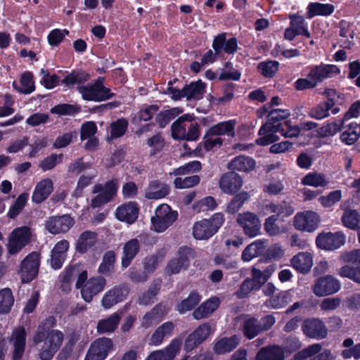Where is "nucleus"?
<instances>
[{"mask_svg":"<svg viewBox=\"0 0 360 360\" xmlns=\"http://www.w3.org/2000/svg\"><path fill=\"white\" fill-rule=\"evenodd\" d=\"M347 120H339V132L341 141L351 146L357 141L360 137V124L356 122L346 124Z\"/></svg>","mask_w":360,"mask_h":360,"instance_id":"nucleus-13","label":"nucleus"},{"mask_svg":"<svg viewBox=\"0 0 360 360\" xmlns=\"http://www.w3.org/2000/svg\"><path fill=\"white\" fill-rule=\"evenodd\" d=\"M303 333L314 339H323L327 335V330L323 323L318 319H308L302 324Z\"/></svg>","mask_w":360,"mask_h":360,"instance_id":"nucleus-21","label":"nucleus"},{"mask_svg":"<svg viewBox=\"0 0 360 360\" xmlns=\"http://www.w3.org/2000/svg\"><path fill=\"white\" fill-rule=\"evenodd\" d=\"M128 122L124 119H120L111 124V138H118L124 134L127 131Z\"/></svg>","mask_w":360,"mask_h":360,"instance_id":"nucleus-64","label":"nucleus"},{"mask_svg":"<svg viewBox=\"0 0 360 360\" xmlns=\"http://www.w3.org/2000/svg\"><path fill=\"white\" fill-rule=\"evenodd\" d=\"M235 120H229L226 122H221L212 126L208 129L206 133L207 136H235Z\"/></svg>","mask_w":360,"mask_h":360,"instance_id":"nucleus-31","label":"nucleus"},{"mask_svg":"<svg viewBox=\"0 0 360 360\" xmlns=\"http://www.w3.org/2000/svg\"><path fill=\"white\" fill-rule=\"evenodd\" d=\"M121 320V316L117 313H114L105 319L98 321L97 331L98 333H110L113 332Z\"/></svg>","mask_w":360,"mask_h":360,"instance_id":"nucleus-44","label":"nucleus"},{"mask_svg":"<svg viewBox=\"0 0 360 360\" xmlns=\"http://www.w3.org/2000/svg\"><path fill=\"white\" fill-rule=\"evenodd\" d=\"M319 215L314 211H304L297 213L293 218V225L297 230L313 232L320 224Z\"/></svg>","mask_w":360,"mask_h":360,"instance_id":"nucleus-8","label":"nucleus"},{"mask_svg":"<svg viewBox=\"0 0 360 360\" xmlns=\"http://www.w3.org/2000/svg\"><path fill=\"white\" fill-rule=\"evenodd\" d=\"M334 6L330 4L311 3L307 7V17L311 18L315 15H328L334 11Z\"/></svg>","mask_w":360,"mask_h":360,"instance_id":"nucleus-51","label":"nucleus"},{"mask_svg":"<svg viewBox=\"0 0 360 360\" xmlns=\"http://www.w3.org/2000/svg\"><path fill=\"white\" fill-rule=\"evenodd\" d=\"M256 360H284V349L278 345L262 347L257 352Z\"/></svg>","mask_w":360,"mask_h":360,"instance_id":"nucleus-32","label":"nucleus"},{"mask_svg":"<svg viewBox=\"0 0 360 360\" xmlns=\"http://www.w3.org/2000/svg\"><path fill=\"white\" fill-rule=\"evenodd\" d=\"M106 281L103 277L91 278L86 282L81 289L82 298L86 302H91L94 296L101 292L105 285Z\"/></svg>","mask_w":360,"mask_h":360,"instance_id":"nucleus-17","label":"nucleus"},{"mask_svg":"<svg viewBox=\"0 0 360 360\" xmlns=\"http://www.w3.org/2000/svg\"><path fill=\"white\" fill-rule=\"evenodd\" d=\"M265 247V242L262 240H257L250 244L243 252L241 258L244 262H250L253 258L262 253Z\"/></svg>","mask_w":360,"mask_h":360,"instance_id":"nucleus-47","label":"nucleus"},{"mask_svg":"<svg viewBox=\"0 0 360 360\" xmlns=\"http://www.w3.org/2000/svg\"><path fill=\"white\" fill-rule=\"evenodd\" d=\"M243 181L238 174L230 172L224 174L219 179V188L226 194H233L243 186Z\"/></svg>","mask_w":360,"mask_h":360,"instance_id":"nucleus-16","label":"nucleus"},{"mask_svg":"<svg viewBox=\"0 0 360 360\" xmlns=\"http://www.w3.org/2000/svg\"><path fill=\"white\" fill-rule=\"evenodd\" d=\"M27 333L23 327L15 328L11 336L10 342L13 345V360H20L23 356Z\"/></svg>","mask_w":360,"mask_h":360,"instance_id":"nucleus-15","label":"nucleus"},{"mask_svg":"<svg viewBox=\"0 0 360 360\" xmlns=\"http://www.w3.org/2000/svg\"><path fill=\"white\" fill-rule=\"evenodd\" d=\"M290 265L298 272L308 273L313 266V257L310 252H301L290 259Z\"/></svg>","mask_w":360,"mask_h":360,"instance_id":"nucleus-26","label":"nucleus"},{"mask_svg":"<svg viewBox=\"0 0 360 360\" xmlns=\"http://www.w3.org/2000/svg\"><path fill=\"white\" fill-rule=\"evenodd\" d=\"M338 71V68L335 65L321 64L311 68L309 77L317 84L326 79L331 77Z\"/></svg>","mask_w":360,"mask_h":360,"instance_id":"nucleus-22","label":"nucleus"},{"mask_svg":"<svg viewBox=\"0 0 360 360\" xmlns=\"http://www.w3.org/2000/svg\"><path fill=\"white\" fill-rule=\"evenodd\" d=\"M338 238L336 233L330 232L319 234L316 240L319 248L326 250H332L336 248Z\"/></svg>","mask_w":360,"mask_h":360,"instance_id":"nucleus-49","label":"nucleus"},{"mask_svg":"<svg viewBox=\"0 0 360 360\" xmlns=\"http://www.w3.org/2000/svg\"><path fill=\"white\" fill-rule=\"evenodd\" d=\"M328 182L329 180L326 175L319 172H310L304 176L301 181L303 185L312 187H323Z\"/></svg>","mask_w":360,"mask_h":360,"instance_id":"nucleus-48","label":"nucleus"},{"mask_svg":"<svg viewBox=\"0 0 360 360\" xmlns=\"http://www.w3.org/2000/svg\"><path fill=\"white\" fill-rule=\"evenodd\" d=\"M118 188L117 180L107 182L104 186L101 184L94 186L93 192L99 193L91 201L93 207H98L110 201L116 194Z\"/></svg>","mask_w":360,"mask_h":360,"instance_id":"nucleus-10","label":"nucleus"},{"mask_svg":"<svg viewBox=\"0 0 360 360\" xmlns=\"http://www.w3.org/2000/svg\"><path fill=\"white\" fill-rule=\"evenodd\" d=\"M41 76L40 83L47 89H53L59 82V77L56 75H51L46 70H40Z\"/></svg>","mask_w":360,"mask_h":360,"instance_id":"nucleus-62","label":"nucleus"},{"mask_svg":"<svg viewBox=\"0 0 360 360\" xmlns=\"http://www.w3.org/2000/svg\"><path fill=\"white\" fill-rule=\"evenodd\" d=\"M279 63L277 61H266L258 64L259 72L265 77H272L278 70Z\"/></svg>","mask_w":360,"mask_h":360,"instance_id":"nucleus-58","label":"nucleus"},{"mask_svg":"<svg viewBox=\"0 0 360 360\" xmlns=\"http://www.w3.org/2000/svg\"><path fill=\"white\" fill-rule=\"evenodd\" d=\"M240 338L233 335L230 338H221L216 340L214 350L218 354L231 352L239 344Z\"/></svg>","mask_w":360,"mask_h":360,"instance_id":"nucleus-36","label":"nucleus"},{"mask_svg":"<svg viewBox=\"0 0 360 360\" xmlns=\"http://www.w3.org/2000/svg\"><path fill=\"white\" fill-rule=\"evenodd\" d=\"M340 259L347 264L341 267L339 275L360 284V249L342 252Z\"/></svg>","mask_w":360,"mask_h":360,"instance_id":"nucleus-2","label":"nucleus"},{"mask_svg":"<svg viewBox=\"0 0 360 360\" xmlns=\"http://www.w3.org/2000/svg\"><path fill=\"white\" fill-rule=\"evenodd\" d=\"M40 264L39 254L32 252L22 262L20 274L24 283L32 281L38 274Z\"/></svg>","mask_w":360,"mask_h":360,"instance_id":"nucleus-11","label":"nucleus"},{"mask_svg":"<svg viewBox=\"0 0 360 360\" xmlns=\"http://www.w3.org/2000/svg\"><path fill=\"white\" fill-rule=\"evenodd\" d=\"M52 323V318L43 321L32 335V345L38 349L39 356L41 360H51L64 340L62 331L46 328L47 324Z\"/></svg>","mask_w":360,"mask_h":360,"instance_id":"nucleus-1","label":"nucleus"},{"mask_svg":"<svg viewBox=\"0 0 360 360\" xmlns=\"http://www.w3.org/2000/svg\"><path fill=\"white\" fill-rule=\"evenodd\" d=\"M139 215V207L134 202H129L124 204L116 210V217L122 221L128 224L134 223Z\"/></svg>","mask_w":360,"mask_h":360,"instance_id":"nucleus-27","label":"nucleus"},{"mask_svg":"<svg viewBox=\"0 0 360 360\" xmlns=\"http://www.w3.org/2000/svg\"><path fill=\"white\" fill-rule=\"evenodd\" d=\"M236 221L248 237L253 238L259 235L261 222L257 214L250 212H243L238 215Z\"/></svg>","mask_w":360,"mask_h":360,"instance_id":"nucleus-9","label":"nucleus"},{"mask_svg":"<svg viewBox=\"0 0 360 360\" xmlns=\"http://www.w3.org/2000/svg\"><path fill=\"white\" fill-rule=\"evenodd\" d=\"M97 241V235L95 232L86 231L79 237L76 249L80 253H85L93 248Z\"/></svg>","mask_w":360,"mask_h":360,"instance_id":"nucleus-41","label":"nucleus"},{"mask_svg":"<svg viewBox=\"0 0 360 360\" xmlns=\"http://www.w3.org/2000/svg\"><path fill=\"white\" fill-rule=\"evenodd\" d=\"M334 105L335 101L329 99L326 102L321 103L311 109L309 115L316 120L323 119L329 115V110L333 107Z\"/></svg>","mask_w":360,"mask_h":360,"instance_id":"nucleus-52","label":"nucleus"},{"mask_svg":"<svg viewBox=\"0 0 360 360\" xmlns=\"http://www.w3.org/2000/svg\"><path fill=\"white\" fill-rule=\"evenodd\" d=\"M169 193V187L160 181H153L150 183L145 196L148 199L158 200L164 198Z\"/></svg>","mask_w":360,"mask_h":360,"instance_id":"nucleus-38","label":"nucleus"},{"mask_svg":"<svg viewBox=\"0 0 360 360\" xmlns=\"http://www.w3.org/2000/svg\"><path fill=\"white\" fill-rule=\"evenodd\" d=\"M174 326L172 322H165L159 326L153 333L149 340V344L158 346L162 344L164 338L172 335Z\"/></svg>","mask_w":360,"mask_h":360,"instance_id":"nucleus-35","label":"nucleus"},{"mask_svg":"<svg viewBox=\"0 0 360 360\" xmlns=\"http://www.w3.org/2000/svg\"><path fill=\"white\" fill-rule=\"evenodd\" d=\"M277 220L278 217L275 215L269 216L265 219L264 229L268 236H279L288 232V226L285 225L279 226Z\"/></svg>","mask_w":360,"mask_h":360,"instance_id":"nucleus-43","label":"nucleus"},{"mask_svg":"<svg viewBox=\"0 0 360 360\" xmlns=\"http://www.w3.org/2000/svg\"><path fill=\"white\" fill-rule=\"evenodd\" d=\"M290 25L285 30L284 37L288 40H292L297 35H303L309 38L311 34L303 17L296 15L290 16Z\"/></svg>","mask_w":360,"mask_h":360,"instance_id":"nucleus-14","label":"nucleus"},{"mask_svg":"<svg viewBox=\"0 0 360 360\" xmlns=\"http://www.w3.org/2000/svg\"><path fill=\"white\" fill-rule=\"evenodd\" d=\"M31 229L26 226L14 229L9 234L6 245L8 255L19 253L31 240Z\"/></svg>","mask_w":360,"mask_h":360,"instance_id":"nucleus-5","label":"nucleus"},{"mask_svg":"<svg viewBox=\"0 0 360 360\" xmlns=\"http://www.w3.org/2000/svg\"><path fill=\"white\" fill-rule=\"evenodd\" d=\"M217 206V204L214 198L212 196H207L195 202L193 205V210L196 212H200L201 211L212 210Z\"/></svg>","mask_w":360,"mask_h":360,"instance_id":"nucleus-60","label":"nucleus"},{"mask_svg":"<svg viewBox=\"0 0 360 360\" xmlns=\"http://www.w3.org/2000/svg\"><path fill=\"white\" fill-rule=\"evenodd\" d=\"M243 328L245 336L250 340L261 333L259 321L253 318L245 320Z\"/></svg>","mask_w":360,"mask_h":360,"instance_id":"nucleus-57","label":"nucleus"},{"mask_svg":"<svg viewBox=\"0 0 360 360\" xmlns=\"http://www.w3.org/2000/svg\"><path fill=\"white\" fill-rule=\"evenodd\" d=\"M255 161L247 156H238L228 165V168L233 170L248 172L255 169Z\"/></svg>","mask_w":360,"mask_h":360,"instance_id":"nucleus-42","label":"nucleus"},{"mask_svg":"<svg viewBox=\"0 0 360 360\" xmlns=\"http://www.w3.org/2000/svg\"><path fill=\"white\" fill-rule=\"evenodd\" d=\"M294 211V208L286 202L280 203L270 202L263 206L260 214L263 216L276 214L277 216L283 215L287 217L292 214Z\"/></svg>","mask_w":360,"mask_h":360,"instance_id":"nucleus-28","label":"nucleus"},{"mask_svg":"<svg viewBox=\"0 0 360 360\" xmlns=\"http://www.w3.org/2000/svg\"><path fill=\"white\" fill-rule=\"evenodd\" d=\"M341 209L344 210L341 217L343 226L353 231H356L360 227V214L357 210L345 208L342 205Z\"/></svg>","mask_w":360,"mask_h":360,"instance_id":"nucleus-39","label":"nucleus"},{"mask_svg":"<svg viewBox=\"0 0 360 360\" xmlns=\"http://www.w3.org/2000/svg\"><path fill=\"white\" fill-rule=\"evenodd\" d=\"M68 240H63L58 242L51 251L50 264L54 269L61 268L66 259V253L69 248Z\"/></svg>","mask_w":360,"mask_h":360,"instance_id":"nucleus-24","label":"nucleus"},{"mask_svg":"<svg viewBox=\"0 0 360 360\" xmlns=\"http://www.w3.org/2000/svg\"><path fill=\"white\" fill-rule=\"evenodd\" d=\"M74 224V220L69 215L51 217L46 223V229L52 234L67 232Z\"/></svg>","mask_w":360,"mask_h":360,"instance_id":"nucleus-19","label":"nucleus"},{"mask_svg":"<svg viewBox=\"0 0 360 360\" xmlns=\"http://www.w3.org/2000/svg\"><path fill=\"white\" fill-rule=\"evenodd\" d=\"M127 290L124 288H115L108 291L102 298V306L108 309L117 303L122 302L127 295Z\"/></svg>","mask_w":360,"mask_h":360,"instance_id":"nucleus-29","label":"nucleus"},{"mask_svg":"<svg viewBox=\"0 0 360 360\" xmlns=\"http://www.w3.org/2000/svg\"><path fill=\"white\" fill-rule=\"evenodd\" d=\"M280 126L278 132L286 138L296 137L300 132V128L296 125H292L289 121H286L283 124H278Z\"/></svg>","mask_w":360,"mask_h":360,"instance_id":"nucleus-63","label":"nucleus"},{"mask_svg":"<svg viewBox=\"0 0 360 360\" xmlns=\"http://www.w3.org/2000/svg\"><path fill=\"white\" fill-rule=\"evenodd\" d=\"M140 243L137 239H131L124 245L122 257V266L127 268L130 265L134 258L138 254Z\"/></svg>","mask_w":360,"mask_h":360,"instance_id":"nucleus-34","label":"nucleus"},{"mask_svg":"<svg viewBox=\"0 0 360 360\" xmlns=\"http://www.w3.org/2000/svg\"><path fill=\"white\" fill-rule=\"evenodd\" d=\"M279 130V125L266 122L259 131V134L261 137L257 139V143L260 146H266L275 143L279 139V137L275 134Z\"/></svg>","mask_w":360,"mask_h":360,"instance_id":"nucleus-25","label":"nucleus"},{"mask_svg":"<svg viewBox=\"0 0 360 360\" xmlns=\"http://www.w3.org/2000/svg\"><path fill=\"white\" fill-rule=\"evenodd\" d=\"M179 349L180 342L178 340H173L165 349L152 352L146 360H172L178 354Z\"/></svg>","mask_w":360,"mask_h":360,"instance_id":"nucleus-30","label":"nucleus"},{"mask_svg":"<svg viewBox=\"0 0 360 360\" xmlns=\"http://www.w3.org/2000/svg\"><path fill=\"white\" fill-rule=\"evenodd\" d=\"M167 313L165 305L159 304L147 313L142 319V325L145 327H150L155 324Z\"/></svg>","mask_w":360,"mask_h":360,"instance_id":"nucleus-46","label":"nucleus"},{"mask_svg":"<svg viewBox=\"0 0 360 360\" xmlns=\"http://www.w3.org/2000/svg\"><path fill=\"white\" fill-rule=\"evenodd\" d=\"M13 87L19 92L24 94H30L35 89L33 75L30 72H24L20 79L19 83L13 82Z\"/></svg>","mask_w":360,"mask_h":360,"instance_id":"nucleus-45","label":"nucleus"},{"mask_svg":"<svg viewBox=\"0 0 360 360\" xmlns=\"http://www.w3.org/2000/svg\"><path fill=\"white\" fill-rule=\"evenodd\" d=\"M84 100L99 102L112 97L110 90L103 85V78H98L94 83L78 87Z\"/></svg>","mask_w":360,"mask_h":360,"instance_id":"nucleus-6","label":"nucleus"},{"mask_svg":"<svg viewBox=\"0 0 360 360\" xmlns=\"http://www.w3.org/2000/svg\"><path fill=\"white\" fill-rule=\"evenodd\" d=\"M27 193H22L17 198L15 203L10 207L7 214L8 217L11 219L15 218L24 208L27 203Z\"/></svg>","mask_w":360,"mask_h":360,"instance_id":"nucleus-59","label":"nucleus"},{"mask_svg":"<svg viewBox=\"0 0 360 360\" xmlns=\"http://www.w3.org/2000/svg\"><path fill=\"white\" fill-rule=\"evenodd\" d=\"M205 84L201 81L192 82L186 86L184 89V96L188 100L196 99L198 100L202 98L205 93Z\"/></svg>","mask_w":360,"mask_h":360,"instance_id":"nucleus-50","label":"nucleus"},{"mask_svg":"<svg viewBox=\"0 0 360 360\" xmlns=\"http://www.w3.org/2000/svg\"><path fill=\"white\" fill-rule=\"evenodd\" d=\"M212 47L217 53L224 50L227 53H233L237 49V41L235 38L226 40L225 34H221L214 38Z\"/></svg>","mask_w":360,"mask_h":360,"instance_id":"nucleus-37","label":"nucleus"},{"mask_svg":"<svg viewBox=\"0 0 360 360\" xmlns=\"http://www.w3.org/2000/svg\"><path fill=\"white\" fill-rule=\"evenodd\" d=\"M224 222V214L215 213L210 219H204L194 224L193 234L195 239L206 240L216 233Z\"/></svg>","mask_w":360,"mask_h":360,"instance_id":"nucleus-3","label":"nucleus"},{"mask_svg":"<svg viewBox=\"0 0 360 360\" xmlns=\"http://www.w3.org/2000/svg\"><path fill=\"white\" fill-rule=\"evenodd\" d=\"M275 269V265H269L263 271L252 269V279L257 283V288H259L271 277Z\"/></svg>","mask_w":360,"mask_h":360,"instance_id":"nucleus-53","label":"nucleus"},{"mask_svg":"<svg viewBox=\"0 0 360 360\" xmlns=\"http://www.w3.org/2000/svg\"><path fill=\"white\" fill-rule=\"evenodd\" d=\"M115 262V252L113 251L107 252L103 256V262L98 268V271L103 274L110 272L113 269Z\"/></svg>","mask_w":360,"mask_h":360,"instance_id":"nucleus-61","label":"nucleus"},{"mask_svg":"<svg viewBox=\"0 0 360 360\" xmlns=\"http://www.w3.org/2000/svg\"><path fill=\"white\" fill-rule=\"evenodd\" d=\"M200 300L199 294L193 292L177 306V310L181 314L190 311L200 302Z\"/></svg>","mask_w":360,"mask_h":360,"instance_id":"nucleus-55","label":"nucleus"},{"mask_svg":"<svg viewBox=\"0 0 360 360\" xmlns=\"http://www.w3.org/2000/svg\"><path fill=\"white\" fill-rule=\"evenodd\" d=\"M250 198L248 192H241L236 195L228 204L226 212L229 214H235L243 206V203Z\"/></svg>","mask_w":360,"mask_h":360,"instance_id":"nucleus-54","label":"nucleus"},{"mask_svg":"<svg viewBox=\"0 0 360 360\" xmlns=\"http://www.w3.org/2000/svg\"><path fill=\"white\" fill-rule=\"evenodd\" d=\"M178 213L172 210L167 204H161L155 210L151 217V229L158 233L164 232L177 219Z\"/></svg>","mask_w":360,"mask_h":360,"instance_id":"nucleus-4","label":"nucleus"},{"mask_svg":"<svg viewBox=\"0 0 360 360\" xmlns=\"http://www.w3.org/2000/svg\"><path fill=\"white\" fill-rule=\"evenodd\" d=\"M212 333V330L210 325L207 323L200 325L186 340L185 349L191 350L197 345L205 341Z\"/></svg>","mask_w":360,"mask_h":360,"instance_id":"nucleus-23","label":"nucleus"},{"mask_svg":"<svg viewBox=\"0 0 360 360\" xmlns=\"http://www.w3.org/2000/svg\"><path fill=\"white\" fill-rule=\"evenodd\" d=\"M337 290L338 281L331 276H326L318 279L313 287V292L318 297L332 295L335 293Z\"/></svg>","mask_w":360,"mask_h":360,"instance_id":"nucleus-18","label":"nucleus"},{"mask_svg":"<svg viewBox=\"0 0 360 360\" xmlns=\"http://www.w3.org/2000/svg\"><path fill=\"white\" fill-rule=\"evenodd\" d=\"M14 302L13 296L10 289L0 290V313H8Z\"/></svg>","mask_w":360,"mask_h":360,"instance_id":"nucleus-56","label":"nucleus"},{"mask_svg":"<svg viewBox=\"0 0 360 360\" xmlns=\"http://www.w3.org/2000/svg\"><path fill=\"white\" fill-rule=\"evenodd\" d=\"M294 292L292 290L283 291L277 295L271 297L265 302L267 307L280 309L284 307L288 303L292 301Z\"/></svg>","mask_w":360,"mask_h":360,"instance_id":"nucleus-40","label":"nucleus"},{"mask_svg":"<svg viewBox=\"0 0 360 360\" xmlns=\"http://www.w3.org/2000/svg\"><path fill=\"white\" fill-rule=\"evenodd\" d=\"M53 191V181L49 178L40 180L35 186L32 195L33 202L39 204L49 198Z\"/></svg>","mask_w":360,"mask_h":360,"instance_id":"nucleus-20","label":"nucleus"},{"mask_svg":"<svg viewBox=\"0 0 360 360\" xmlns=\"http://www.w3.org/2000/svg\"><path fill=\"white\" fill-rule=\"evenodd\" d=\"M112 349L113 343L111 339L98 338L91 344L85 360H104Z\"/></svg>","mask_w":360,"mask_h":360,"instance_id":"nucleus-12","label":"nucleus"},{"mask_svg":"<svg viewBox=\"0 0 360 360\" xmlns=\"http://www.w3.org/2000/svg\"><path fill=\"white\" fill-rule=\"evenodd\" d=\"M220 300L217 297H212L201 304L193 313L195 319H202L213 313L219 306Z\"/></svg>","mask_w":360,"mask_h":360,"instance_id":"nucleus-33","label":"nucleus"},{"mask_svg":"<svg viewBox=\"0 0 360 360\" xmlns=\"http://www.w3.org/2000/svg\"><path fill=\"white\" fill-rule=\"evenodd\" d=\"M194 257V252L188 247H181L179 249L174 258L172 259L166 267L168 275L176 274L182 269H186L191 259Z\"/></svg>","mask_w":360,"mask_h":360,"instance_id":"nucleus-7","label":"nucleus"}]
</instances>
